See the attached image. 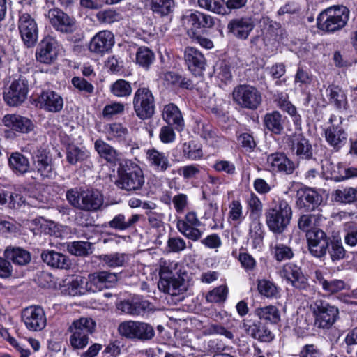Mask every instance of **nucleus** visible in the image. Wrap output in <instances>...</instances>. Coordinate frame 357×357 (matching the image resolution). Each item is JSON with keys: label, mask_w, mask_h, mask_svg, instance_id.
<instances>
[{"label": "nucleus", "mask_w": 357, "mask_h": 357, "mask_svg": "<svg viewBox=\"0 0 357 357\" xmlns=\"http://www.w3.org/2000/svg\"><path fill=\"white\" fill-rule=\"evenodd\" d=\"M328 104L338 111H346L349 105L347 92L339 85L331 84L326 89Z\"/></svg>", "instance_id": "473e14b6"}, {"label": "nucleus", "mask_w": 357, "mask_h": 357, "mask_svg": "<svg viewBox=\"0 0 357 357\" xmlns=\"http://www.w3.org/2000/svg\"><path fill=\"white\" fill-rule=\"evenodd\" d=\"M155 336L153 327L144 322L137 321V339L141 341H147L151 340Z\"/></svg>", "instance_id": "338daca9"}, {"label": "nucleus", "mask_w": 357, "mask_h": 357, "mask_svg": "<svg viewBox=\"0 0 357 357\" xmlns=\"http://www.w3.org/2000/svg\"><path fill=\"white\" fill-rule=\"evenodd\" d=\"M133 109L141 120L152 118L155 112V100L152 91L144 83L139 84L132 98Z\"/></svg>", "instance_id": "0eeeda50"}, {"label": "nucleus", "mask_w": 357, "mask_h": 357, "mask_svg": "<svg viewBox=\"0 0 357 357\" xmlns=\"http://www.w3.org/2000/svg\"><path fill=\"white\" fill-rule=\"evenodd\" d=\"M117 280L118 276L114 273L107 271H96L89 275L86 288L89 291L95 293L113 287Z\"/></svg>", "instance_id": "6ab92c4d"}, {"label": "nucleus", "mask_w": 357, "mask_h": 357, "mask_svg": "<svg viewBox=\"0 0 357 357\" xmlns=\"http://www.w3.org/2000/svg\"><path fill=\"white\" fill-rule=\"evenodd\" d=\"M202 223L195 211L188 212L183 218H177L176 228L186 238L193 242L199 241L203 231L198 227Z\"/></svg>", "instance_id": "2eb2a0df"}, {"label": "nucleus", "mask_w": 357, "mask_h": 357, "mask_svg": "<svg viewBox=\"0 0 357 357\" xmlns=\"http://www.w3.org/2000/svg\"><path fill=\"white\" fill-rule=\"evenodd\" d=\"M31 102L36 107L48 112L57 113L63 107V99L54 91L42 90L39 94L33 95Z\"/></svg>", "instance_id": "dca6fc26"}, {"label": "nucleus", "mask_w": 357, "mask_h": 357, "mask_svg": "<svg viewBox=\"0 0 357 357\" xmlns=\"http://www.w3.org/2000/svg\"><path fill=\"white\" fill-rule=\"evenodd\" d=\"M310 308L316 328L328 330L340 319L339 308L326 300L317 298L310 304Z\"/></svg>", "instance_id": "423d86ee"}, {"label": "nucleus", "mask_w": 357, "mask_h": 357, "mask_svg": "<svg viewBox=\"0 0 357 357\" xmlns=\"http://www.w3.org/2000/svg\"><path fill=\"white\" fill-rule=\"evenodd\" d=\"M255 314L260 321L265 320L272 324H278L281 321V315L279 309L273 305L257 307Z\"/></svg>", "instance_id": "c03bdc74"}, {"label": "nucleus", "mask_w": 357, "mask_h": 357, "mask_svg": "<svg viewBox=\"0 0 357 357\" xmlns=\"http://www.w3.org/2000/svg\"><path fill=\"white\" fill-rule=\"evenodd\" d=\"M266 166L272 174L280 176L292 175L297 167L295 162L285 153L279 151L272 153L267 156Z\"/></svg>", "instance_id": "4468645a"}, {"label": "nucleus", "mask_w": 357, "mask_h": 357, "mask_svg": "<svg viewBox=\"0 0 357 357\" xmlns=\"http://www.w3.org/2000/svg\"><path fill=\"white\" fill-rule=\"evenodd\" d=\"M146 158L151 166L155 170L165 172L171 166L166 153L154 148L147 151Z\"/></svg>", "instance_id": "ea45409f"}, {"label": "nucleus", "mask_w": 357, "mask_h": 357, "mask_svg": "<svg viewBox=\"0 0 357 357\" xmlns=\"http://www.w3.org/2000/svg\"><path fill=\"white\" fill-rule=\"evenodd\" d=\"M331 236L321 228L314 227L305 236L309 253L314 257L322 259L326 256L328 241Z\"/></svg>", "instance_id": "ddd939ff"}, {"label": "nucleus", "mask_w": 357, "mask_h": 357, "mask_svg": "<svg viewBox=\"0 0 357 357\" xmlns=\"http://www.w3.org/2000/svg\"><path fill=\"white\" fill-rule=\"evenodd\" d=\"M32 170L42 179L52 178L56 174L54 160L50 151L40 147L33 151L32 155Z\"/></svg>", "instance_id": "9b49d317"}, {"label": "nucleus", "mask_w": 357, "mask_h": 357, "mask_svg": "<svg viewBox=\"0 0 357 357\" xmlns=\"http://www.w3.org/2000/svg\"><path fill=\"white\" fill-rule=\"evenodd\" d=\"M94 148L100 157L107 162L112 163L116 160L118 154L116 149L105 141L97 139L94 143Z\"/></svg>", "instance_id": "de8ad7c7"}, {"label": "nucleus", "mask_w": 357, "mask_h": 357, "mask_svg": "<svg viewBox=\"0 0 357 357\" xmlns=\"http://www.w3.org/2000/svg\"><path fill=\"white\" fill-rule=\"evenodd\" d=\"M145 182L144 172L139 165L131 160H123L117 168L116 186L126 191L142 190Z\"/></svg>", "instance_id": "f257e3e1"}, {"label": "nucleus", "mask_w": 357, "mask_h": 357, "mask_svg": "<svg viewBox=\"0 0 357 357\" xmlns=\"http://www.w3.org/2000/svg\"><path fill=\"white\" fill-rule=\"evenodd\" d=\"M279 109L283 112L287 113L291 117L295 130L301 132L303 121L301 115L298 113L296 107L291 101H289Z\"/></svg>", "instance_id": "864d4df0"}, {"label": "nucleus", "mask_w": 357, "mask_h": 357, "mask_svg": "<svg viewBox=\"0 0 357 357\" xmlns=\"http://www.w3.org/2000/svg\"><path fill=\"white\" fill-rule=\"evenodd\" d=\"M257 289L260 296L268 299H279L282 296V288L273 280L258 278Z\"/></svg>", "instance_id": "4c0bfd02"}, {"label": "nucleus", "mask_w": 357, "mask_h": 357, "mask_svg": "<svg viewBox=\"0 0 357 357\" xmlns=\"http://www.w3.org/2000/svg\"><path fill=\"white\" fill-rule=\"evenodd\" d=\"M68 251L77 257H87L93 252V243L89 241H75L67 244Z\"/></svg>", "instance_id": "49530a36"}, {"label": "nucleus", "mask_w": 357, "mask_h": 357, "mask_svg": "<svg viewBox=\"0 0 357 357\" xmlns=\"http://www.w3.org/2000/svg\"><path fill=\"white\" fill-rule=\"evenodd\" d=\"M325 275H327V273H324L320 269H317L314 271V281L316 284L321 286L325 292L334 294L345 289L346 284L344 280L338 279L328 280Z\"/></svg>", "instance_id": "f704fd0d"}, {"label": "nucleus", "mask_w": 357, "mask_h": 357, "mask_svg": "<svg viewBox=\"0 0 357 357\" xmlns=\"http://www.w3.org/2000/svg\"><path fill=\"white\" fill-rule=\"evenodd\" d=\"M155 60L153 52L147 47H140L136 53V62L140 66L148 69Z\"/></svg>", "instance_id": "6e6d98bb"}, {"label": "nucleus", "mask_w": 357, "mask_h": 357, "mask_svg": "<svg viewBox=\"0 0 357 357\" xmlns=\"http://www.w3.org/2000/svg\"><path fill=\"white\" fill-rule=\"evenodd\" d=\"M174 276L169 266L161 265L159 270L158 287L165 293L169 294V280Z\"/></svg>", "instance_id": "bf43d9fd"}, {"label": "nucleus", "mask_w": 357, "mask_h": 357, "mask_svg": "<svg viewBox=\"0 0 357 357\" xmlns=\"http://www.w3.org/2000/svg\"><path fill=\"white\" fill-rule=\"evenodd\" d=\"M296 204L299 209L310 212L317 209L323 202V197L313 188L305 187L298 189Z\"/></svg>", "instance_id": "aec40b11"}, {"label": "nucleus", "mask_w": 357, "mask_h": 357, "mask_svg": "<svg viewBox=\"0 0 357 357\" xmlns=\"http://www.w3.org/2000/svg\"><path fill=\"white\" fill-rule=\"evenodd\" d=\"M161 116L162 120L167 125L174 126L177 132L183 131L185 121L181 109L176 104L170 102L164 105Z\"/></svg>", "instance_id": "2f4dec72"}, {"label": "nucleus", "mask_w": 357, "mask_h": 357, "mask_svg": "<svg viewBox=\"0 0 357 357\" xmlns=\"http://www.w3.org/2000/svg\"><path fill=\"white\" fill-rule=\"evenodd\" d=\"M151 303L142 296L125 299L117 305V309L131 316H143L150 310Z\"/></svg>", "instance_id": "5701e85b"}, {"label": "nucleus", "mask_w": 357, "mask_h": 357, "mask_svg": "<svg viewBox=\"0 0 357 357\" xmlns=\"http://www.w3.org/2000/svg\"><path fill=\"white\" fill-rule=\"evenodd\" d=\"M254 28V21L250 16L234 18L227 24L228 33L240 40H246Z\"/></svg>", "instance_id": "393cba45"}, {"label": "nucleus", "mask_w": 357, "mask_h": 357, "mask_svg": "<svg viewBox=\"0 0 357 357\" xmlns=\"http://www.w3.org/2000/svg\"><path fill=\"white\" fill-rule=\"evenodd\" d=\"M58 47V42L55 38L50 35L45 36L36 47V60L45 64L52 63L57 59Z\"/></svg>", "instance_id": "412c9836"}, {"label": "nucleus", "mask_w": 357, "mask_h": 357, "mask_svg": "<svg viewBox=\"0 0 357 357\" xmlns=\"http://www.w3.org/2000/svg\"><path fill=\"white\" fill-rule=\"evenodd\" d=\"M109 92L116 98H128L132 92V84L124 79H118L109 86Z\"/></svg>", "instance_id": "a18cd8bd"}, {"label": "nucleus", "mask_w": 357, "mask_h": 357, "mask_svg": "<svg viewBox=\"0 0 357 357\" xmlns=\"http://www.w3.org/2000/svg\"><path fill=\"white\" fill-rule=\"evenodd\" d=\"M291 143L290 149L298 161H308L314 158L312 144L303 133L293 135Z\"/></svg>", "instance_id": "a878e982"}, {"label": "nucleus", "mask_w": 357, "mask_h": 357, "mask_svg": "<svg viewBox=\"0 0 357 357\" xmlns=\"http://www.w3.org/2000/svg\"><path fill=\"white\" fill-rule=\"evenodd\" d=\"M249 322H244L243 328L250 337L261 342H270L274 339L273 333L266 323L260 320H255L250 324Z\"/></svg>", "instance_id": "7c9ffc66"}, {"label": "nucleus", "mask_w": 357, "mask_h": 357, "mask_svg": "<svg viewBox=\"0 0 357 357\" xmlns=\"http://www.w3.org/2000/svg\"><path fill=\"white\" fill-rule=\"evenodd\" d=\"M114 36L109 30L98 31L90 40L89 50L97 54L108 53L114 45Z\"/></svg>", "instance_id": "b1692460"}, {"label": "nucleus", "mask_w": 357, "mask_h": 357, "mask_svg": "<svg viewBox=\"0 0 357 357\" xmlns=\"http://www.w3.org/2000/svg\"><path fill=\"white\" fill-rule=\"evenodd\" d=\"M262 121L264 130L275 135H280L284 133L285 122L289 123L287 117L283 116L278 110L266 112Z\"/></svg>", "instance_id": "c756f323"}, {"label": "nucleus", "mask_w": 357, "mask_h": 357, "mask_svg": "<svg viewBox=\"0 0 357 357\" xmlns=\"http://www.w3.org/2000/svg\"><path fill=\"white\" fill-rule=\"evenodd\" d=\"M224 0H197V5L202 9L224 15Z\"/></svg>", "instance_id": "052dcab7"}, {"label": "nucleus", "mask_w": 357, "mask_h": 357, "mask_svg": "<svg viewBox=\"0 0 357 357\" xmlns=\"http://www.w3.org/2000/svg\"><path fill=\"white\" fill-rule=\"evenodd\" d=\"M184 60L188 70L195 75H200L205 70L206 59L204 54L193 47H186Z\"/></svg>", "instance_id": "c85d7f7f"}, {"label": "nucleus", "mask_w": 357, "mask_h": 357, "mask_svg": "<svg viewBox=\"0 0 357 357\" xmlns=\"http://www.w3.org/2000/svg\"><path fill=\"white\" fill-rule=\"evenodd\" d=\"M178 150L180 151L178 160H199L204 155L202 144L195 140L183 143Z\"/></svg>", "instance_id": "c9c22d12"}, {"label": "nucleus", "mask_w": 357, "mask_h": 357, "mask_svg": "<svg viewBox=\"0 0 357 357\" xmlns=\"http://www.w3.org/2000/svg\"><path fill=\"white\" fill-rule=\"evenodd\" d=\"M266 224L270 231L275 235L284 233L292 218L291 206L284 199H279L265 211Z\"/></svg>", "instance_id": "f03ea898"}, {"label": "nucleus", "mask_w": 357, "mask_h": 357, "mask_svg": "<svg viewBox=\"0 0 357 357\" xmlns=\"http://www.w3.org/2000/svg\"><path fill=\"white\" fill-rule=\"evenodd\" d=\"M350 10L343 5L327 8L317 17V28L326 33H334L344 28L349 19Z\"/></svg>", "instance_id": "7ed1b4c3"}, {"label": "nucleus", "mask_w": 357, "mask_h": 357, "mask_svg": "<svg viewBox=\"0 0 357 357\" xmlns=\"http://www.w3.org/2000/svg\"><path fill=\"white\" fill-rule=\"evenodd\" d=\"M163 78L167 85L172 87L187 90L194 89L193 82L190 79L183 77L176 72L167 71L164 73Z\"/></svg>", "instance_id": "37998d69"}, {"label": "nucleus", "mask_w": 357, "mask_h": 357, "mask_svg": "<svg viewBox=\"0 0 357 357\" xmlns=\"http://www.w3.org/2000/svg\"><path fill=\"white\" fill-rule=\"evenodd\" d=\"M233 100L241 108L250 110L257 109L261 103L260 91L249 84L236 86L232 93Z\"/></svg>", "instance_id": "1a4fd4ad"}, {"label": "nucleus", "mask_w": 357, "mask_h": 357, "mask_svg": "<svg viewBox=\"0 0 357 357\" xmlns=\"http://www.w3.org/2000/svg\"><path fill=\"white\" fill-rule=\"evenodd\" d=\"M22 321L26 328L31 331H39L46 326V316L43 307L31 305L24 308L21 314Z\"/></svg>", "instance_id": "4be33fe9"}, {"label": "nucleus", "mask_w": 357, "mask_h": 357, "mask_svg": "<svg viewBox=\"0 0 357 357\" xmlns=\"http://www.w3.org/2000/svg\"><path fill=\"white\" fill-rule=\"evenodd\" d=\"M41 259L44 263L53 268L67 270L72 264L71 260L67 255L52 250L43 251Z\"/></svg>", "instance_id": "72a5a7b5"}, {"label": "nucleus", "mask_w": 357, "mask_h": 357, "mask_svg": "<svg viewBox=\"0 0 357 357\" xmlns=\"http://www.w3.org/2000/svg\"><path fill=\"white\" fill-rule=\"evenodd\" d=\"M247 204L250 212V218L252 220H259L263 208V204L260 199L254 192H251Z\"/></svg>", "instance_id": "4d7b16f0"}, {"label": "nucleus", "mask_w": 357, "mask_h": 357, "mask_svg": "<svg viewBox=\"0 0 357 357\" xmlns=\"http://www.w3.org/2000/svg\"><path fill=\"white\" fill-rule=\"evenodd\" d=\"M155 18L172 21L176 7V0H146Z\"/></svg>", "instance_id": "bb28decb"}, {"label": "nucleus", "mask_w": 357, "mask_h": 357, "mask_svg": "<svg viewBox=\"0 0 357 357\" xmlns=\"http://www.w3.org/2000/svg\"><path fill=\"white\" fill-rule=\"evenodd\" d=\"M91 158V153L85 147H79L76 145H69L66 147V159L67 162L75 166L78 163L86 162Z\"/></svg>", "instance_id": "58836bf2"}, {"label": "nucleus", "mask_w": 357, "mask_h": 357, "mask_svg": "<svg viewBox=\"0 0 357 357\" xmlns=\"http://www.w3.org/2000/svg\"><path fill=\"white\" fill-rule=\"evenodd\" d=\"M29 90V82L21 75L14 78L9 87L3 91L4 102L10 107L21 105L27 98Z\"/></svg>", "instance_id": "9d476101"}, {"label": "nucleus", "mask_w": 357, "mask_h": 357, "mask_svg": "<svg viewBox=\"0 0 357 357\" xmlns=\"http://www.w3.org/2000/svg\"><path fill=\"white\" fill-rule=\"evenodd\" d=\"M214 73L222 82L227 83L232 79L231 64L226 59L219 60L216 62L214 66Z\"/></svg>", "instance_id": "603ef678"}, {"label": "nucleus", "mask_w": 357, "mask_h": 357, "mask_svg": "<svg viewBox=\"0 0 357 357\" xmlns=\"http://www.w3.org/2000/svg\"><path fill=\"white\" fill-rule=\"evenodd\" d=\"M332 197L336 202L351 204L357 201V189L352 187L337 189L332 192Z\"/></svg>", "instance_id": "3c124183"}, {"label": "nucleus", "mask_w": 357, "mask_h": 357, "mask_svg": "<svg viewBox=\"0 0 357 357\" xmlns=\"http://www.w3.org/2000/svg\"><path fill=\"white\" fill-rule=\"evenodd\" d=\"M108 139H114L124 145H128V137L129 135L128 130L121 123H112L109 125L108 130Z\"/></svg>", "instance_id": "09e8293b"}, {"label": "nucleus", "mask_w": 357, "mask_h": 357, "mask_svg": "<svg viewBox=\"0 0 357 357\" xmlns=\"http://www.w3.org/2000/svg\"><path fill=\"white\" fill-rule=\"evenodd\" d=\"M335 120L336 116L332 114L329 119L331 124L324 130V137L328 144L335 151H338L346 144L348 133L342 125V120L337 123H333Z\"/></svg>", "instance_id": "a211bd4d"}, {"label": "nucleus", "mask_w": 357, "mask_h": 357, "mask_svg": "<svg viewBox=\"0 0 357 357\" xmlns=\"http://www.w3.org/2000/svg\"><path fill=\"white\" fill-rule=\"evenodd\" d=\"M245 216L243 214V206L238 199H234L229 204V212L228 215V220L229 222L241 224Z\"/></svg>", "instance_id": "13d9d810"}, {"label": "nucleus", "mask_w": 357, "mask_h": 357, "mask_svg": "<svg viewBox=\"0 0 357 357\" xmlns=\"http://www.w3.org/2000/svg\"><path fill=\"white\" fill-rule=\"evenodd\" d=\"M48 18L53 29L61 33L73 34L78 29L77 20L59 8L50 9Z\"/></svg>", "instance_id": "f8f14e48"}, {"label": "nucleus", "mask_w": 357, "mask_h": 357, "mask_svg": "<svg viewBox=\"0 0 357 357\" xmlns=\"http://www.w3.org/2000/svg\"><path fill=\"white\" fill-rule=\"evenodd\" d=\"M18 29L24 45L29 48L34 47L38 38V27L29 13H20Z\"/></svg>", "instance_id": "f3484780"}, {"label": "nucleus", "mask_w": 357, "mask_h": 357, "mask_svg": "<svg viewBox=\"0 0 357 357\" xmlns=\"http://www.w3.org/2000/svg\"><path fill=\"white\" fill-rule=\"evenodd\" d=\"M100 259L108 266L115 268L123 266L128 260V255L125 253L114 252L102 255Z\"/></svg>", "instance_id": "5fc2aeb1"}, {"label": "nucleus", "mask_w": 357, "mask_h": 357, "mask_svg": "<svg viewBox=\"0 0 357 357\" xmlns=\"http://www.w3.org/2000/svg\"><path fill=\"white\" fill-rule=\"evenodd\" d=\"M137 321H128L120 324L119 332L123 336L129 340L137 339Z\"/></svg>", "instance_id": "69168bd1"}, {"label": "nucleus", "mask_w": 357, "mask_h": 357, "mask_svg": "<svg viewBox=\"0 0 357 357\" xmlns=\"http://www.w3.org/2000/svg\"><path fill=\"white\" fill-rule=\"evenodd\" d=\"M265 236L263 224L260 220H252L250 225L249 236L252 240L253 248L261 247Z\"/></svg>", "instance_id": "8fccbe9b"}, {"label": "nucleus", "mask_w": 357, "mask_h": 357, "mask_svg": "<svg viewBox=\"0 0 357 357\" xmlns=\"http://www.w3.org/2000/svg\"><path fill=\"white\" fill-rule=\"evenodd\" d=\"M181 20L188 36L208 34L213 29L217 17L195 9L187 10L182 15Z\"/></svg>", "instance_id": "39448f33"}, {"label": "nucleus", "mask_w": 357, "mask_h": 357, "mask_svg": "<svg viewBox=\"0 0 357 357\" xmlns=\"http://www.w3.org/2000/svg\"><path fill=\"white\" fill-rule=\"evenodd\" d=\"M206 351L208 355L214 356L217 354L225 353L229 350L224 342L219 339H213L208 340L205 345Z\"/></svg>", "instance_id": "0e129e2a"}, {"label": "nucleus", "mask_w": 357, "mask_h": 357, "mask_svg": "<svg viewBox=\"0 0 357 357\" xmlns=\"http://www.w3.org/2000/svg\"><path fill=\"white\" fill-rule=\"evenodd\" d=\"M119 13L115 10L108 8L98 11L96 17L102 24H112L119 20Z\"/></svg>", "instance_id": "774afa93"}, {"label": "nucleus", "mask_w": 357, "mask_h": 357, "mask_svg": "<svg viewBox=\"0 0 357 357\" xmlns=\"http://www.w3.org/2000/svg\"><path fill=\"white\" fill-rule=\"evenodd\" d=\"M8 162L9 168L17 176H23L31 171L29 158L19 151L11 153Z\"/></svg>", "instance_id": "e433bc0d"}, {"label": "nucleus", "mask_w": 357, "mask_h": 357, "mask_svg": "<svg viewBox=\"0 0 357 357\" xmlns=\"http://www.w3.org/2000/svg\"><path fill=\"white\" fill-rule=\"evenodd\" d=\"M4 256L8 260L19 266L26 265L31 259V253L20 247L6 248L4 252Z\"/></svg>", "instance_id": "79ce46f5"}, {"label": "nucleus", "mask_w": 357, "mask_h": 357, "mask_svg": "<svg viewBox=\"0 0 357 357\" xmlns=\"http://www.w3.org/2000/svg\"><path fill=\"white\" fill-rule=\"evenodd\" d=\"M3 125L19 133H29L34 129L33 122L28 117L17 114H7L2 118Z\"/></svg>", "instance_id": "cd10ccee"}, {"label": "nucleus", "mask_w": 357, "mask_h": 357, "mask_svg": "<svg viewBox=\"0 0 357 357\" xmlns=\"http://www.w3.org/2000/svg\"><path fill=\"white\" fill-rule=\"evenodd\" d=\"M96 326V321L91 317H81L73 321L69 327L72 333L69 341L73 349H82L88 345L89 336L94 332Z\"/></svg>", "instance_id": "6e6552de"}, {"label": "nucleus", "mask_w": 357, "mask_h": 357, "mask_svg": "<svg viewBox=\"0 0 357 357\" xmlns=\"http://www.w3.org/2000/svg\"><path fill=\"white\" fill-rule=\"evenodd\" d=\"M328 245L326 255H329L333 262L340 261L346 257L347 251L343 246L340 236H331Z\"/></svg>", "instance_id": "a19ab883"}, {"label": "nucleus", "mask_w": 357, "mask_h": 357, "mask_svg": "<svg viewBox=\"0 0 357 357\" xmlns=\"http://www.w3.org/2000/svg\"><path fill=\"white\" fill-rule=\"evenodd\" d=\"M228 287L220 285L208 292L206 298L211 303H222L225 301L228 294Z\"/></svg>", "instance_id": "680f3d73"}, {"label": "nucleus", "mask_w": 357, "mask_h": 357, "mask_svg": "<svg viewBox=\"0 0 357 357\" xmlns=\"http://www.w3.org/2000/svg\"><path fill=\"white\" fill-rule=\"evenodd\" d=\"M66 199L74 208L85 211L96 212L103 204V195L97 189L78 190L71 188L66 192Z\"/></svg>", "instance_id": "20e7f679"}, {"label": "nucleus", "mask_w": 357, "mask_h": 357, "mask_svg": "<svg viewBox=\"0 0 357 357\" xmlns=\"http://www.w3.org/2000/svg\"><path fill=\"white\" fill-rule=\"evenodd\" d=\"M274 258L278 261L289 260L294 256L292 248L283 243H278L274 247Z\"/></svg>", "instance_id": "e2e57ef3"}]
</instances>
